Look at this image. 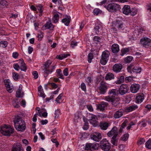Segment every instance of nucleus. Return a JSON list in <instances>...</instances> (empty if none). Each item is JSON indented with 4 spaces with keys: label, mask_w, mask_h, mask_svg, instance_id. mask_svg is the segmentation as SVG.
<instances>
[{
    "label": "nucleus",
    "mask_w": 151,
    "mask_h": 151,
    "mask_svg": "<svg viewBox=\"0 0 151 151\" xmlns=\"http://www.w3.org/2000/svg\"><path fill=\"white\" fill-rule=\"evenodd\" d=\"M13 121L15 127L17 130L21 132L25 130L26 128L25 122L19 116H16Z\"/></svg>",
    "instance_id": "obj_1"
},
{
    "label": "nucleus",
    "mask_w": 151,
    "mask_h": 151,
    "mask_svg": "<svg viewBox=\"0 0 151 151\" xmlns=\"http://www.w3.org/2000/svg\"><path fill=\"white\" fill-rule=\"evenodd\" d=\"M118 134V129L116 126L114 127L107 134V135L109 137H113L111 140V143L113 145H115V142L117 140V137Z\"/></svg>",
    "instance_id": "obj_2"
},
{
    "label": "nucleus",
    "mask_w": 151,
    "mask_h": 151,
    "mask_svg": "<svg viewBox=\"0 0 151 151\" xmlns=\"http://www.w3.org/2000/svg\"><path fill=\"white\" fill-rule=\"evenodd\" d=\"M52 63V61L50 60H49L45 63L44 65V69L45 70L44 72V74L46 77L47 76L49 73H52L55 68V65L51 67H50Z\"/></svg>",
    "instance_id": "obj_3"
},
{
    "label": "nucleus",
    "mask_w": 151,
    "mask_h": 151,
    "mask_svg": "<svg viewBox=\"0 0 151 151\" xmlns=\"http://www.w3.org/2000/svg\"><path fill=\"white\" fill-rule=\"evenodd\" d=\"M14 129L7 125L2 127L0 130V132L3 135L9 136L14 132Z\"/></svg>",
    "instance_id": "obj_4"
},
{
    "label": "nucleus",
    "mask_w": 151,
    "mask_h": 151,
    "mask_svg": "<svg viewBox=\"0 0 151 151\" xmlns=\"http://www.w3.org/2000/svg\"><path fill=\"white\" fill-rule=\"evenodd\" d=\"M118 91L116 89H112L110 90L108 92V96L105 97V100L107 101H111L116 98L115 96L117 95Z\"/></svg>",
    "instance_id": "obj_5"
},
{
    "label": "nucleus",
    "mask_w": 151,
    "mask_h": 151,
    "mask_svg": "<svg viewBox=\"0 0 151 151\" xmlns=\"http://www.w3.org/2000/svg\"><path fill=\"white\" fill-rule=\"evenodd\" d=\"M110 55V52L107 50H105L102 52L100 60V63L102 65H104L107 63Z\"/></svg>",
    "instance_id": "obj_6"
},
{
    "label": "nucleus",
    "mask_w": 151,
    "mask_h": 151,
    "mask_svg": "<svg viewBox=\"0 0 151 151\" xmlns=\"http://www.w3.org/2000/svg\"><path fill=\"white\" fill-rule=\"evenodd\" d=\"M100 147L104 151H109L111 147L110 143L106 139H103L100 142Z\"/></svg>",
    "instance_id": "obj_7"
},
{
    "label": "nucleus",
    "mask_w": 151,
    "mask_h": 151,
    "mask_svg": "<svg viewBox=\"0 0 151 151\" xmlns=\"http://www.w3.org/2000/svg\"><path fill=\"white\" fill-rule=\"evenodd\" d=\"M99 92L101 94H105L108 88L107 84L103 81H101L99 83L98 87Z\"/></svg>",
    "instance_id": "obj_8"
},
{
    "label": "nucleus",
    "mask_w": 151,
    "mask_h": 151,
    "mask_svg": "<svg viewBox=\"0 0 151 151\" xmlns=\"http://www.w3.org/2000/svg\"><path fill=\"white\" fill-rule=\"evenodd\" d=\"M112 27L114 31H116V29H122L124 28V24L121 20H116L112 23Z\"/></svg>",
    "instance_id": "obj_9"
},
{
    "label": "nucleus",
    "mask_w": 151,
    "mask_h": 151,
    "mask_svg": "<svg viewBox=\"0 0 151 151\" xmlns=\"http://www.w3.org/2000/svg\"><path fill=\"white\" fill-rule=\"evenodd\" d=\"M121 9L120 6L117 4L110 3L106 7L107 9L110 12H113Z\"/></svg>",
    "instance_id": "obj_10"
},
{
    "label": "nucleus",
    "mask_w": 151,
    "mask_h": 151,
    "mask_svg": "<svg viewBox=\"0 0 151 151\" xmlns=\"http://www.w3.org/2000/svg\"><path fill=\"white\" fill-rule=\"evenodd\" d=\"M127 70L128 72L132 73V72L136 74L140 73L141 71V68L138 66H135L132 64H130L127 68Z\"/></svg>",
    "instance_id": "obj_11"
},
{
    "label": "nucleus",
    "mask_w": 151,
    "mask_h": 151,
    "mask_svg": "<svg viewBox=\"0 0 151 151\" xmlns=\"http://www.w3.org/2000/svg\"><path fill=\"white\" fill-rule=\"evenodd\" d=\"M129 87L126 84H122L120 86L118 91L119 93L121 95H123L128 93Z\"/></svg>",
    "instance_id": "obj_12"
},
{
    "label": "nucleus",
    "mask_w": 151,
    "mask_h": 151,
    "mask_svg": "<svg viewBox=\"0 0 151 151\" xmlns=\"http://www.w3.org/2000/svg\"><path fill=\"white\" fill-rule=\"evenodd\" d=\"M140 43L142 44L144 47L148 48L151 47V40L147 37L142 38L140 40Z\"/></svg>",
    "instance_id": "obj_13"
},
{
    "label": "nucleus",
    "mask_w": 151,
    "mask_h": 151,
    "mask_svg": "<svg viewBox=\"0 0 151 151\" xmlns=\"http://www.w3.org/2000/svg\"><path fill=\"white\" fill-rule=\"evenodd\" d=\"M91 119H89L90 123L94 127H96L98 125V118L97 116L93 114H90Z\"/></svg>",
    "instance_id": "obj_14"
},
{
    "label": "nucleus",
    "mask_w": 151,
    "mask_h": 151,
    "mask_svg": "<svg viewBox=\"0 0 151 151\" xmlns=\"http://www.w3.org/2000/svg\"><path fill=\"white\" fill-rule=\"evenodd\" d=\"M91 139L95 142H99L102 138L101 135L99 132H96L90 135Z\"/></svg>",
    "instance_id": "obj_15"
},
{
    "label": "nucleus",
    "mask_w": 151,
    "mask_h": 151,
    "mask_svg": "<svg viewBox=\"0 0 151 151\" xmlns=\"http://www.w3.org/2000/svg\"><path fill=\"white\" fill-rule=\"evenodd\" d=\"M22 145L19 142L15 143L13 145L12 151H23Z\"/></svg>",
    "instance_id": "obj_16"
},
{
    "label": "nucleus",
    "mask_w": 151,
    "mask_h": 151,
    "mask_svg": "<svg viewBox=\"0 0 151 151\" xmlns=\"http://www.w3.org/2000/svg\"><path fill=\"white\" fill-rule=\"evenodd\" d=\"M54 26L51 23V21L47 22L46 24L42 27V29L43 30H45L47 29H49L50 30H52L54 28Z\"/></svg>",
    "instance_id": "obj_17"
},
{
    "label": "nucleus",
    "mask_w": 151,
    "mask_h": 151,
    "mask_svg": "<svg viewBox=\"0 0 151 151\" xmlns=\"http://www.w3.org/2000/svg\"><path fill=\"white\" fill-rule=\"evenodd\" d=\"M110 124L109 121H103L100 123L99 127L101 129L105 130L108 129Z\"/></svg>",
    "instance_id": "obj_18"
},
{
    "label": "nucleus",
    "mask_w": 151,
    "mask_h": 151,
    "mask_svg": "<svg viewBox=\"0 0 151 151\" xmlns=\"http://www.w3.org/2000/svg\"><path fill=\"white\" fill-rule=\"evenodd\" d=\"M140 85L138 84H132L130 86L131 92L133 93H137L139 90Z\"/></svg>",
    "instance_id": "obj_19"
},
{
    "label": "nucleus",
    "mask_w": 151,
    "mask_h": 151,
    "mask_svg": "<svg viewBox=\"0 0 151 151\" xmlns=\"http://www.w3.org/2000/svg\"><path fill=\"white\" fill-rule=\"evenodd\" d=\"M122 68V65L120 64H116L113 67V70L116 73L119 72Z\"/></svg>",
    "instance_id": "obj_20"
},
{
    "label": "nucleus",
    "mask_w": 151,
    "mask_h": 151,
    "mask_svg": "<svg viewBox=\"0 0 151 151\" xmlns=\"http://www.w3.org/2000/svg\"><path fill=\"white\" fill-rule=\"evenodd\" d=\"M122 9L123 13L126 15H129L131 12V9L129 5H124Z\"/></svg>",
    "instance_id": "obj_21"
},
{
    "label": "nucleus",
    "mask_w": 151,
    "mask_h": 151,
    "mask_svg": "<svg viewBox=\"0 0 151 151\" xmlns=\"http://www.w3.org/2000/svg\"><path fill=\"white\" fill-rule=\"evenodd\" d=\"M124 111L122 110H119L116 111L114 114L113 117L115 119H119L122 116Z\"/></svg>",
    "instance_id": "obj_22"
},
{
    "label": "nucleus",
    "mask_w": 151,
    "mask_h": 151,
    "mask_svg": "<svg viewBox=\"0 0 151 151\" xmlns=\"http://www.w3.org/2000/svg\"><path fill=\"white\" fill-rule=\"evenodd\" d=\"M108 105V103L106 102H102L97 106V108L100 111H103L104 110L105 107Z\"/></svg>",
    "instance_id": "obj_23"
},
{
    "label": "nucleus",
    "mask_w": 151,
    "mask_h": 151,
    "mask_svg": "<svg viewBox=\"0 0 151 151\" xmlns=\"http://www.w3.org/2000/svg\"><path fill=\"white\" fill-rule=\"evenodd\" d=\"M9 81V79H6L4 80V83L6 87H7V91L11 93L13 91V88L10 87Z\"/></svg>",
    "instance_id": "obj_24"
},
{
    "label": "nucleus",
    "mask_w": 151,
    "mask_h": 151,
    "mask_svg": "<svg viewBox=\"0 0 151 151\" xmlns=\"http://www.w3.org/2000/svg\"><path fill=\"white\" fill-rule=\"evenodd\" d=\"M111 49L112 52L114 53H117L119 50V46L116 44H113L111 46Z\"/></svg>",
    "instance_id": "obj_25"
},
{
    "label": "nucleus",
    "mask_w": 151,
    "mask_h": 151,
    "mask_svg": "<svg viewBox=\"0 0 151 151\" xmlns=\"http://www.w3.org/2000/svg\"><path fill=\"white\" fill-rule=\"evenodd\" d=\"M21 86V84L19 87L18 91L16 92V97L18 98H22L23 96V93H21L22 88Z\"/></svg>",
    "instance_id": "obj_26"
},
{
    "label": "nucleus",
    "mask_w": 151,
    "mask_h": 151,
    "mask_svg": "<svg viewBox=\"0 0 151 151\" xmlns=\"http://www.w3.org/2000/svg\"><path fill=\"white\" fill-rule=\"evenodd\" d=\"M144 99V96L143 93L138 95L136 97V102L137 103L142 102Z\"/></svg>",
    "instance_id": "obj_27"
},
{
    "label": "nucleus",
    "mask_w": 151,
    "mask_h": 151,
    "mask_svg": "<svg viewBox=\"0 0 151 151\" xmlns=\"http://www.w3.org/2000/svg\"><path fill=\"white\" fill-rule=\"evenodd\" d=\"M138 108L137 105H132L127 107L126 109V111L127 112H130L137 109Z\"/></svg>",
    "instance_id": "obj_28"
},
{
    "label": "nucleus",
    "mask_w": 151,
    "mask_h": 151,
    "mask_svg": "<svg viewBox=\"0 0 151 151\" xmlns=\"http://www.w3.org/2000/svg\"><path fill=\"white\" fill-rule=\"evenodd\" d=\"M114 75L111 73H107L105 77V79L106 80H110L114 79Z\"/></svg>",
    "instance_id": "obj_29"
},
{
    "label": "nucleus",
    "mask_w": 151,
    "mask_h": 151,
    "mask_svg": "<svg viewBox=\"0 0 151 151\" xmlns=\"http://www.w3.org/2000/svg\"><path fill=\"white\" fill-rule=\"evenodd\" d=\"M70 20L71 19L70 17H67L66 18L63 19L62 20V22L65 25L68 26L69 25Z\"/></svg>",
    "instance_id": "obj_30"
},
{
    "label": "nucleus",
    "mask_w": 151,
    "mask_h": 151,
    "mask_svg": "<svg viewBox=\"0 0 151 151\" xmlns=\"http://www.w3.org/2000/svg\"><path fill=\"white\" fill-rule=\"evenodd\" d=\"M109 102H111L113 107H118V106L119 104V101L116 99V98L114 99L113 100L111 101H108Z\"/></svg>",
    "instance_id": "obj_31"
},
{
    "label": "nucleus",
    "mask_w": 151,
    "mask_h": 151,
    "mask_svg": "<svg viewBox=\"0 0 151 151\" xmlns=\"http://www.w3.org/2000/svg\"><path fill=\"white\" fill-rule=\"evenodd\" d=\"M124 81V77L123 76H121L118 78V80L115 81V83L117 84H120L123 83Z\"/></svg>",
    "instance_id": "obj_32"
},
{
    "label": "nucleus",
    "mask_w": 151,
    "mask_h": 151,
    "mask_svg": "<svg viewBox=\"0 0 151 151\" xmlns=\"http://www.w3.org/2000/svg\"><path fill=\"white\" fill-rule=\"evenodd\" d=\"M56 73H57V76L59 78L63 79L64 78L63 77V75L62 73L61 70L60 69H58L56 70Z\"/></svg>",
    "instance_id": "obj_33"
},
{
    "label": "nucleus",
    "mask_w": 151,
    "mask_h": 151,
    "mask_svg": "<svg viewBox=\"0 0 151 151\" xmlns=\"http://www.w3.org/2000/svg\"><path fill=\"white\" fill-rule=\"evenodd\" d=\"M129 51V50L128 48H123L121 50V55L123 56L124 55L127 54Z\"/></svg>",
    "instance_id": "obj_34"
},
{
    "label": "nucleus",
    "mask_w": 151,
    "mask_h": 151,
    "mask_svg": "<svg viewBox=\"0 0 151 151\" xmlns=\"http://www.w3.org/2000/svg\"><path fill=\"white\" fill-rule=\"evenodd\" d=\"M37 9L40 11V16H41L42 15V12L43 9V6L41 4H39L37 6Z\"/></svg>",
    "instance_id": "obj_35"
},
{
    "label": "nucleus",
    "mask_w": 151,
    "mask_h": 151,
    "mask_svg": "<svg viewBox=\"0 0 151 151\" xmlns=\"http://www.w3.org/2000/svg\"><path fill=\"white\" fill-rule=\"evenodd\" d=\"M59 15L57 14H55L52 18L53 22L54 23H56L58 22L59 20Z\"/></svg>",
    "instance_id": "obj_36"
},
{
    "label": "nucleus",
    "mask_w": 151,
    "mask_h": 151,
    "mask_svg": "<svg viewBox=\"0 0 151 151\" xmlns=\"http://www.w3.org/2000/svg\"><path fill=\"white\" fill-rule=\"evenodd\" d=\"M145 141L144 138H139L137 141V144L138 145H140L143 144Z\"/></svg>",
    "instance_id": "obj_37"
},
{
    "label": "nucleus",
    "mask_w": 151,
    "mask_h": 151,
    "mask_svg": "<svg viewBox=\"0 0 151 151\" xmlns=\"http://www.w3.org/2000/svg\"><path fill=\"white\" fill-rule=\"evenodd\" d=\"M93 58V54L91 53H89L88 56V60L89 63H91L92 59Z\"/></svg>",
    "instance_id": "obj_38"
},
{
    "label": "nucleus",
    "mask_w": 151,
    "mask_h": 151,
    "mask_svg": "<svg viewBox=\"0 0 151 151\" xmlns=\"http://www.w3.org/2000/svg\"><path fill=\"white\" fill-rule=\"evenodd\" d=\"M7 42L5 41H1L0 42V46L1 47L5 48L7 47Z\"/></svg>",
    "instance_id": "obj_39"
},
{
    "label": "nucleus",
    "mask_w": 151,
    "mask_h": 151,
    "mask_svg": "<svg viewBox=\"0 0 151 151\" xmlns=\"http://www.w3.org/2000/svg\"><path fill=\"white\" fill-rule=\"evenodd\" d=\"M146 147L149 149L151 148V139H149L146 143Z\"/></svg>",
    "instance_id": "obj_40"
},
{
    "label": "nucleus",
    "mask_w": 151,
    "mask_h": 151,
    "mask_svg": "<svg viewBox=\"0 0 151 151\" xmlns=\"http://www.w3.org/2000/svg\"><path fill=\"white\" fill-rule=\"evenodd\" d=\"M129 134L128 133L125 134L121 138L122 140L123 141L127 140L128 138Z\"/></svg>",
    "instance_id": "obj_41"
},
{
    "label": "nucleus",
    "mask_w": 151,
    "mask_h": 151,
    "mask_svg": "<svg viewBox=\"0 0 151 151\" xmlns=\"http://www.w3.org/2000/svg\"><path fill=\"white\" fill-rule=\"evenodd\" d=\"M91 150H96L97 149L98 147L96 144L90 143Z\"/></svg>",
    "instance_id": "obj_42"
},
{
    "label": "nucleus",
    "mask_w": 151,
    "mask_h": 151,
    "mask_svg": "<svg viewBox=\"0 0 151 151\" xmlns=\"http://www.w3.org/2000/svg\"><path fill=\"white\" fill-rule=\"evenodd\" d=\"M13 105L14 107L18 108L19 107V103L18 102L14 100L12 101Z\"/></svg>",
    "instance_id": "obj_43"
},
{
    "label": "nucleus",
    "mask_w": 151,
    "mask_h": 151,
    "mask_svg": "<svg viewBox=\"0 0 151 151\" xmlns=\"http://www.w3.org/2000/svg\"><path fill=\"white\" fill-rule=\"evenodd\" d=\"M132 59V57L129 56L127 57L126 58H125V60L127 63H129L131 62Z\"/></svg>",
    "instance_id": "obj_44"
},
{
    "label": "nucleus",
    "mask_w": 151,
    "mask_h": 151,
    "mask_svg": "<svg viewBox=\"0 0 151 151\" xmlns=\"http://www.w3.org/2000/svg\"><path fill=\"white\" fill-rule=\"evenodd\" d=\"M20 68L22 70L25 72H26L27 70V67L25 63H24V65H21Z\"/></svg>",
    "instance_id": "obj_45"
},
{
    "label": "nucleus",
    "mask_w": 151,
    "mask_h": 151,
    "mask_svg": "<svg viewBox=\"0 0 151 151\" xmlns=\"http://www.w3.org/2000/svg\"><path fill=\"white\" fill-rule=\"evenodd\" d=\"M12 76L13 79L15 80H17L18 79L19 75L16 73H13Z\"/></svg>",
    "instance_id": "obj_46"
},
{
    "label": "nucleus",
    "mask_w": 151,
    "mask_h": 151,
    "mask_svg": "<svg viewBox=\"0 0 151 151\" xmlns=\"http://www.w3.org/2000/svg\"><path fill=\"white\" fill-rule=\"evenodd\" d=\"M137 11L136 9H132V10L131 9V12L130 13L132 16H134L137 14Z\"/></svg>",
    "instance_id": "obj_47"
},
{
    "label": "nucleus",
    "mask_w": 151,
    "mask_h": 151,
    "mask_svg": "<svg viewBox=\"0 0 151 151\" xmlns=\"http://www.w3.org/2000/svg\"><path fill=\"white\" fill-rule=\"evenodd\" d=\"M0 4L3 6H6L7 5V2L5 0H0Z\"/></svg>",
    "instance_id": "obj_48"
},
{
    "label": "nucleus",
    "mask_w": 151,
    "mask_h": 151,
    "mask_svg": "<svg viewBox=\"0 0 151 151\" xmlns=\"http://www.w3.org/2000/svg\"><path fill=\"white\" fill-rule=\"evenodd\" d=\"M60 114V110L57 109L56 110H55V119L56 118H58Z\"/></svg>",
    "instance_id": "obj_49"
},
{
    "label": "nucleus",
    "mask_w": 151,
    "mask_h": 151,
    "mask_svg": "<svg viewBox=\"0 0 151 151\" xmlns=\"http://www.w3.org/2000/svg\"><path fill=\"white\" fill-rule=\"evenodd\" d=\"M101 12V10L98 9H95L93 10V14L94 15H97Z\"/></svg>",
    "instance_id": "obj_50"
},
{
    "label": "nucleus",
    "mask_w": 151,
    "mask_h": 151,
    "mask_svg": "<svg viewBox=\"0 0 151 151\" xmlns=\"http://www.w3.org/2000/svg\"><path fill=\"white\" fill-rule=\"evenodd\" d=\"M128 122L127 119H125L123 122L122 124L121 127L122 128H124L126 126Z\"/></svg>",
    "instance_id": "obj_51"
},
{
    "label": "nucleus",
    "mask_w": 151,
    "mask_h": 151,
    "mask_svg": "<svg viewBox=\"0 0 151 151\" xmlns=\"http://www.w3.org/2000/svg\"><path fill=\"white\" fill-rule=\"evenodd\" d=\"M100 29L99 26L96 25L94 29L95 33L96 34H98L99 32V29Z\"/></svg>",
    "instance_id": "obj_52"
},
{
    "label": "nucleus",
    "mask_w": 151,
    "mask_h": 151,
    "mask_svg": "<svg viewBox=\"0 0 151 151\" xmlns=\"http://www.w3.org/2000/svg\"><path fill=\"white\" fill-rule=\"evenodd\" d=\"M133 80V78L131 76L126 77L125 78V80L126 82H129Z\"/></svg>",
    "instance_id": "obj_53"
},
{
    "label": "nucleus",
    "mask_w": 151,
    "mask_h": 151,
    "mask_svg": "<svg viewBox=\"0 0 151 151\" xmlns=\"http://www.w3.org/2000/svg\"><path fill=\"white\" fill-rule=\"evenodd\" d=\"M63 73L65 76H67L68 74V68H65L63 70Z\"/></svg>",
    "instance_id": "obj_54"
},
{
    "label": "nucleus",
    "mask_w": 151,
    "mask_h": 151,
    "mask_svg": "<svg viewBox=\"0 0 151 151\" xmlns=\"http://www.w3.org/2000/svg\"><path fill=\"white\" fill-rule=\"evenodd\" d=\"M86 107L89 110V111L92 112L93 111V108L92 106L90 105H87Z\"/></svg>",
    "instance_id": "obj_55"
},
{
    "label": "nucleus",
    "mask_w": 151,
    "mask_h": 151,
    "mask_svg": "<svg viewBox=\"0 0 151 151\" xmlns=\"http://www.w3.org/2000/svg\"><path fill=\"white\" fill-rule=\"evenodd\" d=\"M43 37V33L41 31L39 32V33L38 34L37 37L39 39H41Z\"/></svg>",
    "instance_id": "obj_56"
},
{
    "label": "nucleus",
    "mask_w": 151,
    "mask_h": 151,
    "mask_svg": "<svg viewBox=\"0 0 151 151\" xmlns=\"http://www.w3.org/2000/svg\"><path fill=\"white\" fill-rule=\"evenodd\" d=\"M32 74L34 76V78L35 79H37L38 77V74L37 71H34L32 73Z\"/></svg>",
    "instance_id": "obj_57"
},
{
    "label": "nucleus",
    "mask_w": 151,
    "mask_h": 151,
    "mask_svg": "<svg viewBox=\"0 0 151 151\" xmlns=\"http://www.w3.org/2000/svg\"><path fill=\"white\" fill-rule=\"evenodd\" d=\"M86 81L88 83V84H89V83H91L93 81L91 78L89 76L87 77L86 79Z\"/></svg>",
    "instance_id": "obj_58"
},
{
    "label": "nucleus",
    "mask_w": 151,
    "mask_h": 151,
    "mask_svg": "<svg viewBox=\"0 0 151 151\" xmlns=\"http://www.w3.org/2000/svg\"><path fill=\"white\" fill-rule=\"evenodd\" d=\"M81 88L82 90L85 91H86V86L84 83H83L81 85Z\"/></svg>",
    "instance_id": "obj_59"
},
{
    "label": "nucleus",
    "mask_w": 151,
    "mask_h": 151,
    "mask_svg": "<svg viewBox=\"0 0 151 151\" xmlns=\"http://www.w3.org/2000/svg\"><path fill=\"white\" fill-rule=\"evenodd\" d=\"M90 143H87L86 144L85 147V149L86 150H91Z\"/></svg>",
    "instance_id": "obj_60"
},
{
    "label": "nucleus",
    "mask_w": 151,
    "mask_h": 151,
    "mask_svg": "<svg viewBox=\"0 0 151 151\" xmlns=\"http://www.w3.org/2000/svg\"><path fill=\"white\" fill-rule=\"evenodd\" d=\"M38 95L39 96L42 97L43 98H44L45 97V93H44L43 91L38 92Z\"/></svg>",
    "instance_id": "obj_61"
},
{
    "label": "nucleus",
    "mask_w": 151,
    "mask_h": 151,
    "mask_svg": "<svg viewBox=\"0 0 151 151\" xmlns=\"http://www.w3.org/2000/svg\"><path fill=\"white\" fill-rule=\"evenodd\" d=\"M51 141L53 143H55V145L56 147H57L59 145L58 142L55 139H52Z\"/></svg>",
    "instance_id": "obj_62"
},
{
    "label": "nucleus",
    "mask_w": 151,
    "mask_h": 151,
    "mask_svg": "<svg viewBox=\"0 0 151 151\" xmlns=\"http://www.w3.org/2000/svg\"><path fill=\"white\" fill-rule=\"evenodd\" d=\"M83 128L85 130H87L88 128V123L86 122V123H84Z\"/></svg>",
    "instance_id": "obj_63"
},
{
    "label": "nucleus",
    "mask_w": 151,
    "mask_h": 151,
    "mask_svg": "<svg viewBox=\"0 0 151 151\" xmlns=\"http://www.w3.org/2000/svg\"><path fill=\"white\" fill-rule=\"evenodd\" d=\"M13 67L14 69L17 70H18L20 68L19 65L17 63L14 64Z\"/></svg>",
    "instance_id": "obj_64"
}]
</instances>
